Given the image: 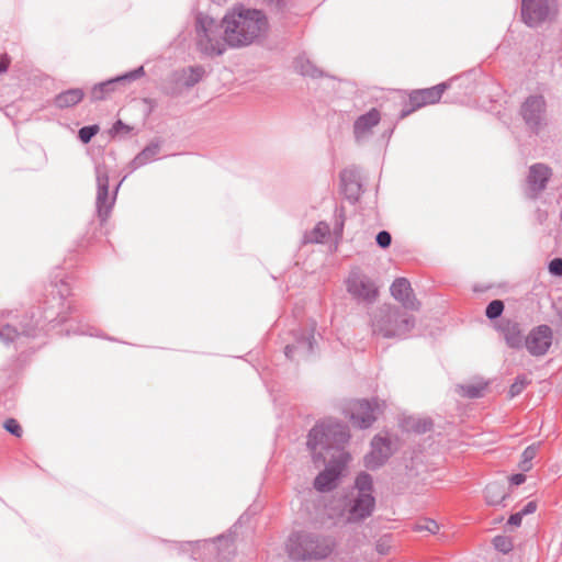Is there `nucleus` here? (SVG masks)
Here are the masks:
<instances>
[{
  "mask_svg": "<svg viewBox=\"0 0 562 562\" xmlns=\"http://www.w3.org/2000/svg\"><path fill=\"white\" fill-rule=\"evenodd\" d=\"M350 434L348 427L338 422L327 419L316 424L308 432L307 447L313 452L315 461L328 458V463L314 481V487L319 492L331 491L337 480L350 460L346 446Z\"/></svg>",
  "mask_w": 562,
  "mask_h": 562,
  "instance_id": "nucleus-1",
  "label": "nucleus"
},
{
  "mask_svg": "<svg viewBox=\"0 0 562 562\" xmlns=\"http://www.w3.org/2000/svg\"><path fill=\"white\" fill-rule=\"evenodd\" d=\"M229 47L241 48L263 42L270 30L266 13L258 9L235 5L222 19Z\"/></svg>",
  "mask_w": 562,
  "mask_h": 562,
  "instance_id": "nucleus-2",
  "label": "nucleus"
},
{
  "mask_svg": "<svg viewBox=\"0 0 562 562\" xmlns=\"http://www.w3.org/2000/svg\"><path fill=\"white\" fill-rule=\"evenodd\" d=\"M335 548L334 537L310 531L293 532L286 543L289 557L295 562L323 561Z\"/></svg>",
  "mask_w": 562,
  "mask_h": 562,
  "instance_id": "nucleus-3",
  "label": "nucleus"
},
{
  "mask_svg": "<svg viewBox=\"0 0 562 562\" xmlns=\"http://www.w3.org/2000/svg\"><path fill=\"white\" fill-rule=\"evenodd\" d=\"M414 326L415 318L413 315L390 304L379 306L371 316L373 334L384 338H403Z\"/></svg>",
  "mask_w": 562,
  "mask_h": 562,
  "instance_id": "nucleus-4",
  "label": "nucleus"
},
{
  "mask_svg": "<svg viewBox=\"0 0 562 562\" xmlns=\"http://www.w3.org/2000/svg\"><path fill=\"white\" fill-rule=\"evenodd\" d=\"M196 46L199 50L207 56H220L228 46L223 22L220 24L215 19L199 13L195 18Z\"/></svg>",
  "mask_w": 562,
  "mask_h": 562,
  "instance_id": "nucleus-5",
  "label": "nucleus"
},
{
  "mask_svg": "<svg viewBox=\"0 0 562 562\" xmlns=\"http://www.w3.org/2000/svg\"><path fill=\"white\" fill-rule=\"evenodd\" d=\"M193 548L192 558L203 559V562H227L234 554V544L231 538L221 536L213 541L188 542Z\"/></svg>",
  "mask_w": 562,
  "mask_h": 562,
  "instance_id": "nucleus-6",
  "label": "nucleus"
},
{
  "mask_svg": "<svg viewBox=\"0 0 562 562\" xmlns=\"http://www.w3.org/2000/svg\"><path fill=\"white\" fill-rule=\"evenodd\" d=\"M557 12V0H521V16L528 26L550 21Z\"/></svg>",
  "mask_w": 562,
  "mask_h": 562,
  "instance_id": "nucleus-7",
  "label": "nucleus"
},
{
  "mask_svg": "<svg viewBox=\"0 0 562 562\" xmlns=\"http://www.w3.org/2000/svg\"><path fill=\"white\" fill-rule=\"evenodd\" d=\"M520 115L527 127L538 134L547 125V103L542 95L528 97L520 106Z\"/></svg>",
  "mask_w": 562,
  "mask_h": 562,
  "instance_id": "nucleus-8",
  "label": "nucleus"
},
{
  "mask_svg": "<svg viewBox=\"0 0 562 562\" xmlns=\"http://www.w3.org/2000/svg\"><path fill=\"white\" fill-rule=\"evenodd\" d=\"M346 288L347 292L359 302L372 303L378 296L374 282L358 268L350 271Z\"/></svg>",
  "mask_w": 562,
  "mask_h": 562,
  "instance_id": "nucleus-9",
  "label": "nucleus"
},
{
  "mask_svg": "<svg viewBox=\"0 0 562 562\" xmlns=\"http://www.w3.org/2000/svg\"><path fill=\"white\" fill-rule=\"evenodd\" d=\"M95 177H97V212L98 216L101 221H105L114 205L116 192L122 183V181L115 188L113 196L109 195V175L108 170L104 166L98 165L95 166Z\"/></svg>",
  "mask_w": 562,
  "mask_h": 562,
  "instance_id": "nucleus-10",
  "label": "nucleus"
},
{
  "mask_svg": "<svg viewBox=\"0 0 562 562\" xmlns=\"http://www.w3.org/2000/svg\"><path fill=\"white\" fill-rule=\"evenodd\" d=\"M378 411L379 404L375 400L373 402L355 400L348 404L346 414L355 426L364 429L374 423Z\"/></svg>",
  "mask_w": 562,
  "mask_h": 562,
  "instance_id": "nucleus-11",
  "label": "nucleus"
},
{
  "mask_svg": "<svg viewBox=\"0 0 562 562\" xmlns=\"http://www.w3.org/2000/svg\"><path fill=\"white\" fill-rule=\"evenodd\" d=\"M552 339V329L548 325H539L525 337L524 346L531 356L541 357L550 349Z\"/></svg>",
  "mask_w": 562,
  "mask_h": 562,
  "instance_id": "nucleus-12",
  "label": "nucleus"
},
{
  "mask_svg": "<svg viewBox=\"0 0 562 562\" xmlns=\"http://www.w3.org/2000/svg\"><path fill=\"white\" fill-rule=\"evenodd\" d=\"M205 70L202 66L183 68L172 74L173 85L167 88V93L176 97L180 95L183 89L194 87L204 76Z\"/></svg>",
  "mask_w": 562,
  "mask_h": 562,
  "instance_id": "nucleus-13",
  "label": "nucleus"
},
{
  "mask_svg": "<svg viewBox=\"0 0 562 562\" xmlns=\"http://www.w3.org/2000/svg\"><path fill=\"white\" fill-rule=\"evenodd\" d=\"M145 74L144 67L140 66L132 71L124 75L117 76L113 79L97 83L90 91L91 101H100L105 99L111 92H113L117 85L130 82L143 77Z\"/></svg>",
  "mask_w": 562,
  "mask_h": 562,
  "instance_id": "nucleus-14",
  "label": "nucleus"
},
{
  "mask_svg": "<svg viewBox=\"0 0 562 562\" xmlns=\"http://www.w3.org/2000/svg\"><path fill=\"white\" fill-rule=\"evenodd\" d=\"M448 88L447 83H439L431 88L415 90L409 94L411 109L403 110L401 116L405 117L416 109H419L427 104H435L440 99L445 90Z\"/></svg>",
  "mask_w": 562,
  "mask_h": 562,
  "instance_id": "nucleus-15",
  "label": "nucleus"
},
{
  "mask_svg": "<svg viewBox=\"0 0 562 562\" xmlns=\"http://www.w3.org/2000/svg\"><path fill=\"white\" fill-rule=\"evenodd\" d=\"M381 114L376 109L360 115L353 122V137L357 144L367 143L373 135V128L380 123Z\"/></svg>",
  "mask_w": 562,
  "mask_h": 562,
  "instance_id": "nucleus-16",
  "label": "nucleus"
},
{
  "mask_svg": "<svg viewBox=\"0 0 562 562\" xmlns=\"http://www.w3.org/2000/svg\"><path fill=\"white\" fill-rule=\"evenodd\" d=\"M375 507V498L369 494H357L347 510L348 522H359L370 517Z\"/></svg>",
  "mask_w": 562,
  "mask_h": 562,
  "instance_id": "nucleus-17",
  "label": "nucleus"
},
{
  "mask_svg": "<svg viewBox=\"0 0 562 562\" xmlns=\"http://www.w3.org/2000/svg\"><path fill=\"white\" fill-rule=\"evenodd\" d=\"M391 454V441L375 436L371 441V451L364 457V464L368 469L375 470L383 465Z\"/></svg>",
  "mask_w": 562,
  "mask_h": 562,
  "instance_id": "nucleus-18",
  "label": "nucleus"
},
{
  "mask_svg": "<svg viewBox=\"0 0 562 562\" xmlns=\"http://www.w3.org/2000/svg\"><path fill=\"white\" fill-rule=\"evenodd\" d=\"M390 291L394 300L398 301L404 308L411 311L419 310L420 304L414 296L411 283L407 279H395L390 288Z\"/></svg>",
  "mask_w": 562,
  "mask_h": 562,
  "instance_id": "nucleus-19",
  "label": "nucleus"
},
{
  "mask_svg": "<svg viewBox=\"0 0 562 562\" xmlns=\"http://www.w3.org/2000/svg\"><path fill=\"white\" fill-rule=\"evenodd\" d=\"M550 177L551 170L543 164H535L529 168L527 183L531 198H536L539 192L546 189Z\"/></svg>",
  "mask_w": 562,
  "mask_h": 562,
  "instance_id": "nucleus-20",
  "label": "nucleus"
},
{
  "mask_svg": "<svg viewBox=\"0 0 562 562\" xmlns=\"http://www.w3.org/2000/svg\"><path fill=\"white\" fill-rule=\"evenodd\" d=\"M340 182L346 198L357 202L362 191L359 170L355 167L344 169L340 173Z\"/></svg>",
  "mask_w": 562,
  "mask_h": 562,
  "instance_id": "nucleus-21",
  "label": "nucleus"
},
{
  "mask_svg": "<svg viewBox=\"0 0 562 562\" xmlns=\"http://www.w3.org/2000/svg\"><path fill=\"white\" fill-rule=\"evenodd\" d=\"M30 322H10L0 326V341L4 345L15 342L21 336H32Z\"/></svg>",
  "mask_w": 562,
  "mask_h": 562,
  "instance_id": "nucleus-22",
  "label": "nucleus"
},
{
  "mask_svg": "<svg viewBox=\"0 0 562 562\" xmlns=\"http://www.w3.org/2000/svg\"><path fill=\"white\" fill-rule=\"evenodd\" d=\"M315 344L314 334H295V344L286 345L284 348V355L289 359H294L295 353L297 352L300 356H308L313 352Z\"/></svg>",
  "mask_w": 562,
  "mask_h": 562,
  "instance_id": "nucleus-23",
  "label": "nucleus"
},
{
  "mask_svg": "<svg viewBox=\"0 0 562 562\" xmlns=\"http://www.w3.org/2000/svg\"><path fill=\"white\" fill-rule=\"evenodd\" d=\"M507 346L513 349H520L524 346L525 337L520 325L517 322L506 321L498 326Z\"/></svg>",
  "mask_w": 562,
  "mask_h": 562,
  "instance_id": "nucleus-24",
  "label": "nucleus"
},
{
  "mask_svg": "<svg viewBox=\"0 0 562 562\" xmlns=\"http://www.w3.org/2000/svg\"><path fill=\"white\" fill-rule=\"evenodd\" d=\"M83 91L80 88L68 89L55 97L54 103L59 109H67L78 104L83 99Z\"/></svg>",
  "mask_w": 562,
  "mask_h": 562,
  "instance_id": "nucleus-25",
  "label": "nucleus"
},
{
  "mask_svg": "<svg viewBox=\"0 0 562 562\" xmlns=\"http://www.w3.org/2000/svg\"><path fill=\"white\" fill-rule=\"evenodd\" d=\"M160 151V145L158 143H151L146 146L135 158L131 161L132 170H136L148 162L154 161Z\"/></svg>",
  "mask_w": 562,
  "mask_h": 562,
  "instance_id": "nucleus-26",
  "label": "nucleus"
},
{
  "mask_svg": "<svg viewBox=\"0 0 562 562\" xmlns=\"http://www.w3.org/2000/svg\"><path fill=\"white\" fill-rule=\"evenodd\" d=\"M294 67L302 76H310L312 78L322 76V71L307 57L303 55L296 57Z\"/></svg>",
  "mask_w": 562,
  "mask_h": 562,
  "instance_id": "nucleus-27",
  "label": "nucleus"
},
{
  "mask_svg": "<svg viewBox=\"0 0 562 562\" xmlns=\"http://www.w3.org/2000/svg\"><path fill=\"white\" fill-rule=\"evenodd\" d=\"M506 496L504 485L499 483H490L485 487V499L490 505L501 504Z\"/></svg>",
  "mask_w": 562,
  "mask_h": 562,
  "instance_id": "nucleus-28",
  "label": "nucleus"
},
{
  "mask_svg": "<svg viewBox=\"0 0 562 562\" xmlns=\"http://www.w3.org/2000/svg\"><path fill=\"white\" fill-rule=\"evenodd\" d=\"M329 225L325 222H319L311 232L304 235V241L312 244L323 243L324 239L329 235Z\"/></svg>",
  "mask_w": 562,
  "mask_h": 562,
  "instance_id": "nucleus-29",
  "label": "nucleus"
},
{
  "mask_svg": "<svg viewBox=\"0 0 562 562\" xmlns=\"http://www.w3.org/2000/svg\"><path fill=\"white\" fill-rule=\"evenodd\" d=\"M357 494H369L372 495L373 480L372 476L366 472H361L355 482Z\"/></svg>",
  "mask_w": 562,
  "mask_h": 562,
  "instance_id": "nucleus-30",
  "label": "nucleus"
},
{
  "mask_svg": "<svg viewBox=\"0 0 562 562\" xmlns=\"http://www.w3.org/2000/svg\"><path fill=\"white\" fill-rule=\"evenodd\" d=\"M529 383H530V380L526 375H524V374L518 375L515 379L514 383L509 387V391H508L509 397L513 398V397L519 395Z\"/></svg>",
  "mask_w": 562,
  "mask_h": 562,
  "instance_id": "nucleus-31",
  "label": "nucleus"
},
{
  "mask_svg": "<svg viewBox=\"0 0 562 562\" xmlns=\"http://www.w3.org/2000/svg\"><path fill=\"white\" fill-rule=\"evenodd\" d=\"M504 311V303L501 300L490 302L485 310V315L490 319H495L502 315Z\"/></svg>",
  "mask_w": 562,
  "mask_h": 562,
  "instance_id": "nucleus-32",
  "label": "nucleus"
},
{
  "mask_svg": "<svg viewBox=\"0 0 562 562\" xmlns=\"http://www.w3.org/2000/svg\"><path fill=\"white\" fill-rule=\"evenodd\" d=\"M484 390V385H460L459 392L461 395L469 398H477L482 396Z\"/></svg>",
  "mask_w": 562,
  "mask_h": 562,
  "instance_id": "nucleus-33",
  "label": "nucleus"
},
{
  "mask_svg": "<svg viewBox=\"0 0 562 562\" xmlns=\"http://www.w3.org/2000/svg\"><path fill=\"white\" fill-rule=\"evenodd\" d=\"M493 544L502 553H508L513 549V542L506 536H496L493 539Z\"/></svg>",
  "mask_w": 562,
  "mask_h": 562,
  "instance_id": "nucleus-34",
  "label": "nucleus"
},
{
  "mask_svg": "<svg viewBox=\"0 0 562 562\" xmlns=\"http://www.w3.org/2000/svg\"><path fill=\"white\" fill-rule=\"evenodd\" d=\"M538 448L536 446H528L522 452L521 469L528 471L531 467L530 462L536 457Z\"/></svg>",
  "mask_w": 562,
  "mask_h": 562,
  "instance_id": "nucleus-35",
  "label": "nucleus"
},
{
  "mask_svg": "<svg viewBox=\"0 0 562 562\" xmlns=\"http://www.w3.org/2000/svg\"><path fill=\"white\" fill-rule=\"evenodd\" d=\"M431 425H432L431 422L427 420V419H423V420L412 419L407 423V428L413 429L414 431H416L418 434H424V432L430 430Z\"/></svg>",
  "mask_w": 562,
  "mask_h": 562,
  "instance_id": "nucleus-36",
  "label": "nucleus"
},
{
  "mask_svg": "<svg viewBox=\"0 0 562 562\" xmlns=\"http://www.w3.org/2000/svg\"><path fill=\"white\" fill-rule=\"evenodd\" d=\"M98 132V125L83 126L79 130L78 136L83 144H88Z\"/></svg>",
  "mask_w": 562,
  "mask_h": 562,
  "instance_id": "nucleus-37",
  "label": "nucleus"
},
{
  "mask_svg": "<svg viewBox=\"0 0 562 562\" xmlns=\"http://www.w3.org/2000/svg\"><path fill=\"white\" fill-rule=\"evenodd\" d=\"M4 429L15 437L22 436V428L16 419L8 418L3 424Z\"/></svg>",
  "mask_w": 562,
  "mask_h": 562,
  "instance_id": "nucleus-38",
  "label": "nucleus"
},
{
  "mask_svg": "<svg viewBox=\"0 0 562 562\" xmlns=\"http://www.w3.org/2000/svg\"><path fill=\"white\" fill-rule=\"evenodd\" d=\"M375 240L381 248H387L391 245L392 237L389 232L381 231L378 233Z\"/></svg>",
  "mask_w": 562,
  "mask_h": 562,
  "instance_id": "nucleus-39",
  "label": "nucleus"
},
{
  "mask_svg": "<svg viewBox=\"0 0 562 562\" xmlns=\"http://www.w3.org/2000/svg\"><path fill=\"white\" fill-rule=\"evenodd\" d=\"M549 272L557 277H562V258H554L549 263Z\"/></svg>",
  "mask_w": 562,
  "mask_h": 562,
  "instance_id": "nucleus-40",
  "label": "nucleus"
},
{
  "mask_svg": "<svg viewBox=\"0 0 562 562\" xmlns=\"http://www.w3.org/2000/svg\"><path fill=\"white\" fill-rule=\"evenodd\" d=\"M56 288H57V293L59 294V296L61 299L68 296L70 293L69 284L64 280H60L59 284H56Z\"/></svg>",
  "mask_w": 562,
  "mask_h": 562,
  "instance_id": "nucleus-41",
  "label": "nucleus"
},
{
  "mask_svg": "<svg viewBox=\"0 0 562 562\" xmlns=\"http://www.w3.org/2000/svg\"><path fill=\"white\" fill-rule=\"evenodd\" d=\"M522 517L524 516H521V514L519 512H517L509 516V518L507 520V525H509L512 527H519L521 525Z\"/></svg>",
  "mask_w": 562,
  "mask_h": 562,
  "instance_id": "nucleus-42",
  "label": "nucleus"
},
{
  "mask_svg": "<svg viewBox=\"0 0 562 562\" xmlns=\"http://www.w3.org/2000/svg\"><path fill=\"white\" fill-rule=\"evenodd\" d=\"M536 509H537V504H536V502L531 501V502H528L524 506V508L521 510H519V513L521 514V516H526V515L535 513Z\"/></svg>",
  "mask_w": 562,
  "mask_h": 562,
  "instance_id": "nucleus-43",
  "label": "nucleus"
},
{
  "mask_svg": "<svg viewBox=\"0 0 562 562\" xmlns=\"http://www.w3.org/2000/svg\"><path fill=\"white\" fill-rule=\"evenodd\" d=\"M342 228H344V215H342V213H339L336 218L335 234L338 236H341Z\"/></svg>",
  "mask_w": 562,
  "mask_h": 562,
  "instance_id": "nucleus-44",
  "label": "nucleus"
},
{
  "mask_svg": "<svg viewBox=\"0 0 562 562\" xmlns=\"http://www.w3.org/2000/svg\"><path fill=\"white\" fill-rule=\"evenodd\" d=\"M526 481V475L521 473H517L510 476L512 485H520Z\"/></svg>",
  "mask_w": 562,
  "mask_h": 562,
  "instance_id": "nucleus-45",
  "label": "nucleus"
},
{
  "mask_svg": "<svg viewBox=\"0 0 562 562\" xmlns=\"http://www.w3.org/2000/svg\"><path fill=\"white\" fill-rule=\"evenodd\" d=\"M416 529H417V530H423V529H424V526H417V528H416ZM425 529H427V530H428L429 532H431V533H435V532L437 531V529H438V525H437L435 521L430 520V521H428V522H427V525L425 526Z\"/></svg>",
  "mask_w": 562,
  "mask_h": 562,
  "instance_id": "nucleus-46",
  "label": "nucleus"
},
{
  "mask_svg": "<svg viewBox=\"0 0 562 562\" xmlns=\"http://www.w3.org/2000/svg\"><path fill=\"white\" fill-rule=\"evenodd\" d=\"M112 130H113L114 133L128 132L130 127L127 125H125L122 121H117V122L114 123Z\"/></svg>",
  "mask_w": 562,
  "mask_h": 562,
  "instance_id": "nucleus-47",
  "label": "nucleus"
},
{
  "mask_svg": "<svg viewBox=\"0 0 562 562\" xmlns=\"http://www.w3.org/2000/svg\"><path fill=\"white\" fill-rule=\"evenodd\" d=\"M268 3L274 7L278 11H283L285 7L284 0H268Z\"/></svg>",
  "mask_w": 562,
  "mask_h": 562,
  "instance_id": "nucleus-48",
  "label": "nucleus"
},
{
  "mask_svg": "<svg viewBox=\"0 0 562 562\" xmlns=\"http://www.w3.org/2000/svg\"><path fill=\"white\" fill-rule=\"evenodd\" d=\"M10 60L7 56H3L0 60V74L5 72L9 67Z\"/></svg>",
  "mask_w": 562,
  "mask_h": 562,
  "instance_id": "nucleus-49",
  "label": "nucleus"
},
{
  "mask_svg": "<svg viewBox=\"0 0 562 562\" xmlns=\"http://www.w3.org/2000/svg\"><path fill=\"white\" fill-rule=\"evenodd\" d=\"M80 334H88V331H85V330H80ZM90 336H93L94 334L93 333H89Z\"/></svg>",
  "mask_w": 562,
  "mask_h": 562,
  "instance_id": "nucleus-50",
  "label": "nucleus"
}]
</instances>
